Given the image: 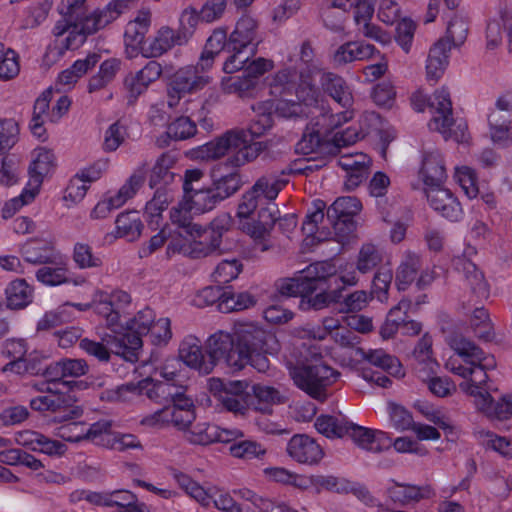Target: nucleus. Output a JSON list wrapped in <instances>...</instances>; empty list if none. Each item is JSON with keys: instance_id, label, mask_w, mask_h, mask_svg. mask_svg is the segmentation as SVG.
<instances>
[{"instance_id": "10", "label": "nucleus", "mask_w": 512, "mask_h": 512, "mask_svg": "<svg viewBox=\"0 0 512 512\" xmlns=\"http://www.w3.org/2000/svg\"><path fill=\"white\" fill-rule=\"evenodd\" d=\"M30 407L38 412H49L52 415L51 421L55 423L79 419L83 415V409L74 404L72 397L65 393L37 396L30 400Z\"/></svg>"}, {"instance_id": "30", "label": "nucleus", "mask_w": 512, "mask_h": 512, "mask_svg": "<svg viewBox=\"0 0 512 512\" xmlns=\"http://www.w3.org/2000/svg\"><path fill=\"white\" fill-rule=\"evenodd\" d=\"M390 499L400 505H409L419 502L422 499H429L435 495L434 490L429 485L416 486L409 484L395 483L388 489Z\"/></svg>"}, {"instance_id": "47", "label": "nucleus", "mask_w": 512, "mask_h": 512, "mask_svg": "<svg viewBox=\"0 0 512 512\" xmlns=\"http://www.w3.org/2000/svg\"><path fill=\"white\" fill-rule=\"evenodd\" d=\"M100 60L97 53L88 54L84 59L76 60L73 65L62 71L58 76V83L63 86L75 84L80 77L96 66Z\"/></svg>"}, {"instance_id": "22", "label": "nucleus", "mask_w": 512, "mask_h": 512, "mask_svg": "<svg viewBox=\"0 0 512 512\" xmlns=\"http://www.w3.org/2000/svg\"><path fill=\"white\" fill-rule=\"evenodd\" d=\"M234 352H236V345L233 332L217 331L207 339L206 353L212 360L213 369L220 360H224L229 367L235 369V366L230 362V356Z\"/></svg>"}, {"instance_id": "58", "label": "nucleus", "mask_w": 512, "mask_h": 512, "mask_svg": "<svg viewBox=\"0 0 512 512\" xmlns=\"http://www.w3.org/2000/svg\"><path fill=\"white\" fill-rule=\"evenodd\" d=\"M349 421L330 415H321L315 421L317 431L328 438H341L347 434Z\"/></svg>"}, {"instance_id": "7", "label": "nucleus", "mask_w": 512, "mask_h": 512, "mask_svg": "<svg viewBox=\"0 0 512 512\" xmlns=\"http://www.w3.org/2000/svg\"><path fill=\"white\" fill-rule=\"evenodd\" d=\"M286 184L287 180L274 174L259 177L241 196L237 207V217L240 219L250 218L257 208L264 205V202L274 201Z\"/></svg>"}, {"instance_id": "27", "label": "nucleus", "mask_w": 512, "mask_h": 512, "mask_svg": "<svg viewBox=\"0 0 512 512\" xmlns=\"http://www.w3.org/2000/svg\"><path fill=\"white\" fill-rule=\"evenodd\" d=\"M268 88L271 97V108L274 107L275 115L282 119L287 118L288 71L286 69L280 70L268 78Z\"/></svg>"}, {"instance_id": "40", "label": "nucleus", "mask_w": 512, "mask_h": 512, "mask_svg": "<svg viewBox=\"0 0 512 512\" xmlns=\"http://www.w3.org/2000/svg\"><path fill=\"white\" fill-rule=\"evenodd\" d=\"M53 97L52 88L46 89L35 101L33 116L30 122V130L38 139L45 141L47 139L45 121L48 120L46 112L49 109L50 101Z\"/></svg>"}, {"instance_id": "63", "label": "nucleus", "mask_w": 512, "mask_h": 512, "mask_svg": "<svg viewBox=\"0 0 512 512\" xmlns=\"http://www.w3.org/2000/svg\"><path fill=\"white\" fill-rule=\"evenodd\" d=\"M146 169L144 167L137 169L121 186L118 192L112 196L116 202V206H122L127 200L132 198L143 185L145 180Z\"/></svg>"}, {"instance_id": "29", "label": "nucleus", "mask_w": 512, "mask_h": 512, "mask_svg": "<svg viewBox=\"0 0 512 512\" xmlns=\"http://www.w3.org/2000/svg\"><path fill=\"white\" fill-rule=\"evenodd\" d=\"M424 184L428 187L440 186L447 174L441 154L437 151L425 153L420 169Z\"/></svg>"}, {"instance_id": "43", "label": "nucleus", "mask_w": 512, "mask_h": 512, "mask_svg": "<svg viewBox=\"0 0 512 512\" xmlns=\"http://www.w3.org/2000/svg\"><path fill=\"white\" fill-rule=\"evenodd\" d=\"M429 127L431 130L441 133L445 140L451 139L457 143H463L468 139V127L463 119L455 120L453 117H450L449 119H444L442 122L436 119L435 121L429 122Z\"/></svg>"}, {"instance_id": "59", "label": "nucleus", "mask_w": 512, "mask_h": 512, "mask_svg": "<svg viewBox=\"0 0 512 512\" xmlns=\"http://www.w3.org/2000/svg\"><path fill=\"white\" fill-rule=\"evenodd\" d=\"M354 117V111L352 108H344V111L332 113L329 107L320 108V116L316 123L320 127V130L325 133L332 131L343 123L348 122Z\"/></svg>"}, {"instance_id": "42", "label": "nucleus", "mask_w": 512, "mask_h": 512, "mask_svg": "<svg viewBox=\"0 0 512 512\" xmlns=\"http://www.w3.org/2000/svg\"><path fill=\"white\" fill-rule=\"evenodd\" d=\"M411 308V301L402 299L390 309L385 322L380 328V335L383 339L392 338L407 319V313Z\"/></svg>"}, {"instance_id": "56", "label": "nucleus", "mask_w": 512, "mask_h": 512, "mask_svg": "<svg viewBox=\"0 0 512 512\" xmlns=\"http://www.w3.org/2000/svg\"><path fill=\"white\" fill-rule=\"evenodd\" d=\"M361 209L362 204L356 197H339L327 208L326 217L327 219H353Z\"/></svg>"}, {"instance_id": "57", "label": "nucleus", "mask_w": 512, "mask_h": 512, "mask_svg": "<svg viewBox=\"0 0 512 512\" xmlns=\"http://www.w3.org/2000/svg\"><path fill=\"white\" fill-rule=\"evenodd\" d=\"M172 476L175 482L178 484V486L182 490H184L187 495L195 499L203 506L209 505L210 498L212 496L207 490H205L199 483L194 481L189 475L175 470L173 471Z\"/></svg>"}, {"instance_id": "45", "label": "nucleus", "mask_w": 512, "mask_h": 512, "mask_svg": "<svg viewBox=\"0 0 512 512\" xmlns=\"http://www.w3.org/2000/svg\"><path fill=\"white\" fill-rule=\"evenodd\" d=\"M357 0H332L323 11V21L327 28L334 32L343 30L344 13L353 9Z\"/></svg>"}, {"instance_id": "52", "label": "nucleus", "mask_w": 512, "mask_h": 512, "mask_svg": "<svg viewBox=\"0 0 512 512\" xmlns=\"http://www.w3.org/2000/svg\"><path fill=\"white\" fill-rule=\"evenodd\" d=\"M318 293L313 295L314 292H304L305 295L302 296L299 306L301 309H314L321 310L323 308L328 307L331 303L337 302L341 294H339L338 287H332L331 289H317Z\"/></svg>"}, {"instance_id": "4", "label": "nucleus", "mask_w": 512, "mask_h": 512, "mask_svg": "<svg viewBox=\"0 0 512 512\" xmlns=\"http://www.w3.org/2000/svg\"><path fill=\"white\" fill-rule=\"evenodd\" d=\"M154 320V311L145 308L127 321L125 327L117 329V332H113L114 335L107 334L102 340L107 342L114 354L126 361L136 362L143 345L142 337L149 332Z\"/></svg>"}, {"instance_id": "37", "label": "nucleus", "mask_w": 512, "mask_h": 512, "mask_svg": "<svg viewBox=\"0 0 512 512\" xmlns=\"http://www.w3.org/2000/svg\"><path fill=\"white\" fill-rule=\"evenodd\" d=\"M450 49L451 45L443 39L438 40L432 46L426 64L427 78L429 80L436 82L442 76L448 65Z\"/></svg>"}, {"instance_id": "5", "label": "nucleus", "mask_w": 512, "mask_h": 512, "mask_svg": "<svg viewBox=\"0 0 512 512\" xmlns=\"http://www.w3.org/2000/svg\"><path fill=\"white\" fill-rule=\"evenodd\" d=\"M314 208L315 210L307 214L302 223V231L306 235L305 242L307 245L328 240H335L339 244H344L349 236L354 233L356 222L350 218L327 219L333 231H325L324 227L320 229L318 224L324 220L326 204L322 200H316L314 201Z\"/></svg>"}, {"instance_id": "17", "label": "nucleus", "mask_w": 512, "mask_h": 512, "mask_svg": "<svg viewBox=\"0 0 512 512\" xmlns=\"http://www.w3.org/2000/svg\"><path fill=\"white\" fill-rule=\"evenodd\" d=\"M371 159L364 153L341 155L338 165L346 172L344 185L347 190L358 187L368 176Z\"/></svg>"}, {"instance_id": "12", "label": "nucleus", "mask_w": 512, "mask_h": 512, "mask_svg": "<svg viewBox=\"0 0 512 512\" xmlns=\"http://www.w3.org/2000/svg\"><path fill=\"white\" fill-rule=\"evenodd\" d=\"M511 112L512 94H506L497 99L495 108L488 116L490 138L500 147L512 144Z\"/></svg>"}, {"instance_id": "19", "label": "nucleus", "mask_w": 512, "mask_h": 512, "mask_svg": "<svg viewBox=\"0 0 512 512\" xmlns=\"http://www.w3.org/2000/svg\"><path fill=\"white\" fill-rule=\"evenodd\" d=\"M180 359L190 368L199 371L202 374L212 372V360L209 355L203 353L202 342L199 338L188 335L180 344Z\"/></svg>"}, {"instance_id": "34", "label": "nucleus", "mask_w": 512, "mask_h": 512, "mask_svg": "<svg viewBox=\"0 0 512 512\" xmlns=\"http://www.w3.org/2000/svg\"><path fill=\"white\" fill-rule=\"evenodd\" d=\"M20 253L26 262L34 265L55 261L54 258L60 254L51 242L40 239L28 240L21 246Z\"/></svg>"}, {"instance_id": "33", "label": "nucleus", "mask_w": 512, "mask_h": 512, "mask_svg": "<svg viewBox=\"0 0 512 512\" xmlns=\"http://www.w3.org/2000/svg\"><path fill=\"white\" fill-rule=\"evenodd\" d=\"M260 207L257 219L253 220L247 227V232L255 239H263L273 228L276 221L283 220L273 201L264 202V205Z\"/></svg>"}, {"instance_id": "62", "label": "nucleus", "mask_w": 512, "mask_h": 512, "mask_svg": "<svg viewBox=\"0 0 512 512\" xmlns=\"http://www.w3.org/2000/svg\"><path fill=\"white\" fill-rule=\"evenodd\" d=\"M383 260L381 250L371 243L363 244L357 257L356 269L366 274L376 268Z\"/></svg>"}, {"instance_id": "38", "label": "nucleus", "mask_w": 512, "mask_h": 512, "mask_svg": "<svg viewBox=\"0 0 512 512\" xmlns=\"http://www.w3.org/2000/svg\"><path fill=\"white\" fill-rule=\"evenodd\" d=\"M477 407L489 418L505 420L512 416V395H505L494 401L488 392L476 400Z\"/></svg>"}, {"instance_id": "16", "label": "nucleus", "mask_w": 512, "mask_h": 512, "mask_svg": "<svg viewBox=\"0 0 512 512\" xmlns=\"http://www.w3.org/2000/svg\"><path fill=\"white\" fill-rule=\"evenodd\" d=\"M347 434L354 443L369 452L381 453L392 446L391 437L381 430H372L349 421Z\"/></svg>"}, {"instance_id": "28", "label": "nucleus", "mask_w": 512, "mask_h": 512, "mask_svg": "<svg viewBox=\"0 0 512 512\" xmlns=\"http://www.w3.org/2000/svg\"><path fill=\"white\" fill-rule=\"evenodd\" d=\"M320 446L306 435H294L290 438V457L299 463L313 464L322 458Z\"/></svg>"}, {"instance_id": "11", "label": "nucleus", "mask_w": 512, "mask_h": 512, "mask_svg": "<svg viewBox=\"0 0 512 512\" xmlns=\"http://www.w3.org/2000/svg\"><path fill=\"white\" fill-rule=\"evenodd\" d=\"M131 303V296L122 290H115L111 293L98 291L89 307L105 318L106 325L112 332L122 329L121 317L124 309Z\"/></svg>"}, {"instance_id": "14", "label": "nucleus", "mask_w": 512, "mask_h": 512, "mask_svg": "<svg viewBox=\"0 0 512 512\" xmlns=\"http://www.w3.org/2000/svg\"><path fill=\"white\" fill-rule=\"evenodd\" d=\"M163 73L162 65L151 60L137 72L128 73L123 79V87L128 105H134L149 86L157 81Z\"/></svg>"}, {"instance_id": "24", "label": "nucleus", "mask_w": 512, "mask_h": 512, "mask_svg": "<svg viewBox=\"0 0 512 512\" xmlns=\"http://www.w3.org/2000/svg\"><path fill=\"white\" fill-rule=\"evenodd\" d=\"M33 159L29 166V186L32 190L39 192L43 180L55 168V155L45 147H38L33 151Z\"/></svg>"}, {"instance_id": "46", "label": "nucleus", "mask_w": 512, "mask_h": 512, "mask_svg": "<svg viewBox=\"0 0 512 512\" xmlns=\"http://www.w3.org/2000/svg\"><path fill=\"white\" fill-rule=\"evenodd\" d=\"M191 213H193V211L190 208V204L184 197L177 206H174L171 209V222L190 236L200 235L202 232V226L192 222Z\"/></svg>"}, {"instance_id": "23", "label": "nucleus", "mask_w": 512, "mask_h": 512, "mask_svg": "<svg viewBox=\"0 0 512 512\" xmlns=\"http://www.w3.org/2000/svg\"><path fill=\"white\" fill-rule=\"evenodd\" d=\"M186 41L185 33L182 35L169 27H162L149 43L141 46V53L146 58L160 57L175 45H182Z\"/></svg>"}, {"instance_id": "21", "label": "nucleus", "mask_w": 512, "mask_h": 512, "mask_svg": "<svg viewBox=\"0 0 512 512\" xmlns=\"http://www.w3.org/2000/svg\"><path fill=\"white\" fill-rule=\"evenodd\" d=\"M258 23L249 16L243 15L236 23L235 29L228 38L227 49L235 50L256 48L258 44Z\"/></svg>"}, {"instance_id": "35", "label": "nucleus", "mask_w": 512, "mask_h": 512, "mask_svg": "<svg viewBox=\"0 0 512 512\" xmlns=\"http://www.w3.org/2000/svg\"><path fill=\"white\" fill-rule=\"evenodd\" d=\"M55 261L45 263L36 272V278L39 282L47 286H58L69 282V270L65 258L58 254Z\"/></svg>"}, {"instance_id": "61", "label": "nucleus", "mask_w": 512, "mask_h": 512, "mask_svg": "<svg viewBox=\"0 0 512 512\" xmlns=\"http://www.w3.org/2000/svg\"><path fill=\"white\" fill-rule=\"evenodd\" d=\"M258 82L245 72L242 76L228 77L222 80L223 90L227 93H236L240 97L253 95Z\"/></svg>"}, {"instance_id": "25", "label": "nucleus", "mask_w": 512, "mask_h": 512, "mask_svg": "<svg viewBox=\"0 0 512 512\" xmlns=\"http://www.w3.org/2000/svg\"><path fill=\"white\" fill-rule=\"evenodd\" d=\"M193 237H196V235ZM197 237H200L201 240H193L188 245L180 248L170 243L167 247V253L183 252L192 259L205 258L218 253L220 248L219 237H210L208 231L203 227L201 234Z\"/></svg>"}, {"instance_id": "8", "label": "nucleus", "mask_w": 512, "mask_h": 512, "mask_svg": "<svg viewBox=\"0 0 512 512\" xmlns=\"http://www.w3.org/2000/svg\"><path fill=\"white\" fill-rule=\"evenodd\" d=\"M317 76H320V74H318L316 66L296 72V79L294 80L295 99H290V118L308 117L313 109H318L321 91L316 85Z\"/></svg>"}, {"instance_id": "31", "label": "nucleus", "mask_w": 512, "mask_h": 512, "mask_svg": "<svg viewBox=\"0 0 512 512\" xmlns=\"http://www.w3.org/2000/svg\"><path fill=\"white\" fill-rule=\"evenodd\" d=\"M379 53L374 45L362 41H350L339 46L334 52V62L344 65L354 61L369 59Z\"/></svg>"}, {"instance_id": "2", "label": "nucleus", "mask_w": 512, "mask_h": 512, "mask_svg": "<svg viewBox=\"0 0 512 512\" xmlns=\"http://www.w3.org/2000/svg\"><path fill=\"white\" fill-rule=\"evenodd\" d=\"M448 344L458 357H451L446 363V368L467 380L460 383L459 387L466 394L475 397L476 401L480 395L487 392L482 386L488 378L487 370L496 366L495 359L492 356H485L480 347L462 334L450 335Z\"/></svg>"}, {"instance_id": "15", "label": "nucleus", "mask_w": 512, "mask_h": 512, "mask_svg": "<svg viewBox=\"0 0 512 512\" xmlns=\"http://www.w3.org/2000/svg\"><path fill=\"white\" fill-rule=\"evenodd\" d=\"M476 255L477 249L471 245H467L461 255L453 257L452 265L456 271L464 275L471 290L475 294L486 296L488 293L487 282L485 281L483 273L472 261V258Z\"/></svg>"}, {"instance_id": "1", "label": "nucleus", "mask_w": 512, "mask_h": 512, "mask_svg": "<svg viewBox=\"0 0 512 512\" xmlns=\"http://www.w3.org/2000/svg\"><path fill=\"white\" fill-rule=\"evenodd\" d=\"M274 124L271 113L257 115L247 129L234 128L227 130L215 139L194 150V157L202 161H215L230 154L226 164L240 168L256 160L258 156L273 146V140L254 141L263 136Z\"/></svg>"}, {"instance_id": "53", "label": "nucleus", "mask_w": 512, "mask_h": 512, "mask_svg": "<svg viewBox=\"0 0 512 512\" xmlns=\"http://www.w3.org/2000/svg\"><path fill=\"white\" fill-rule=\"evenodd\" d=\"M190 204L194 214H203L213 210L221 202L216 196L212 187L198 188L193 192L184 195Z\"/></svg>"}, {"instance_id": "39", "label": "nucleus", "mask_w": 512, "mask_h": 512, "mask_svg": "<svg viewBox=\"0 0 512 512\" xmlns=\"http://www.w3.org/2000/svg\"><path fill=\"white\" fill-rule=\"evenodd\" d=\"M422 258L420 255L406 251L396 270L395 283L399 290H405L413 281L416 280L417 274L422 269Z\"/></svg>"}, {"instance_id": "9", "label": "nucleus", "mask_w": 512, "mask_h": 512, "mask_svg": "<svg viewBox=\"0 0 512 512\" xmlns=\"http://www.w3.org/2000/svg\"><path fill=\"white\" fill-rule=\"evenodd\" d=\"M298 278H290V296L294 292H316L317 289L338 287L339 275L331 260L310 264Z\"/></svg>"}, {"instance_id": "20", "label": "nucleus", "mask_w": 512, "mask_h": 512, "mask_svg": "<svg viewBox=\"0 0 512 512\" xmlns=\"http://www.w3.org/2000/svg\"><path fill=\"white\" fill-rule=\"evenodd\" d=\"M320 84L323 92L342 108L353 107V89L342 76L333 72H322L320 74Z\"/></svg>"}, {"instance_id": "26", "label": "nucleus", "mask_w": 512, "mask_h": 512, "mask_svg": "<svg viewBox=\"0 0 512 512\" xmlns=\"http://www.w3.org/2000/svg\"><path fill=\"white\" fill-rule=\"evenodd\" d=\"M288 299V277L275 282V292L271 296L270 305L264 310V318L271 324H283L288 321L285 302Z\"/></svg>"}, {"instance_id": "51", "label": "nucleus", "mask_w": 512, "mask_h": 512, "mask_svg": "<svg viewBox=\"0 0 512 512\" xmlns=\"http://www.w3.org/2000/svg\"><path fill=\"white\" fill-rule=\"evenodd\" d=\"M171 198L165 189L155 191L153 198L145 206V217L151 229L156 230L162 220V212L167 209Z\"/></svg>"}, {"instance_id": "48", "label": "nucleus", "mask_w": 512, "mask_h": 512, "mask_svg": "<svg viewBox=\"0 0 512 512\" xmlns=\"http://www.w3.org/2000/svg\"><path fill=\"white\" fill-rule=\"evenodd\" d=\"M242 186V176L237 169L219 177L214 175L211 185L220 202L233 196Z\"/></svg>"}, {"instance_id": "44", "label": "nucleus", "mask_w": 512, "mask_h": 512, "mask_svg": "<svg viewBox=\"0 0 512 512\" xmlns=\"http://www.w3.org/2000/svg\"><path fill=\"white\" fill-rule=\"evenodd\" d=\"M5 294L8 308L22 309L31 303L33 289L24 279H17L8 284Z\"/></svg>"}, {"instance_id": "55", "label": "nucleus", "mask_w": 512, "mask_h": 512, "mask_svg": "<svg viewBox=\"0 0 512 512\" xmlns=\"http://www.w3.org/2000/svg\"><path fill=\"white\" fill-rule=\"evenodd\" d=\"M413 355L417 361L416 370L421 377L423 372L429 371L435 373L437 362L432 358V338L428 334H424L414 348Z\"/></svg>"}, {"instance_id": "13", "label": "nucleus", "mask_w": 512, "mask_h": 512, "mask_svg": "<svg viewBox=\"0 0 512 512\" xmlns=\"http://www.w3.org/2000/svg\"><path fill=\"white\" fill-rule=\"evenodd\" d=\"M248 385L243 381H228L226 383L213 379L211 390L218 392L222 406L230 412L244 414L253 405L252 395L246 391Z\"/></svg>"}, {"instance_id": "36", "label": "nucleus", "mask_w": 512, "mask_h": 512, "mask_svg": "<svg viewBox=\"0 0 512 512\" xmlns=\"http://www.w3.org/2000/svg\"><path fill=\"white\" fill-rule=\"evenodd\" d=\"M172 81L175 82V89L185 91L186 93H193L208 85L211 77L208 74L199 72L193 66H185L174 74Z\"/></svg>"}, {"instance_id": "64", "label": "nucleus", "mask_w": 512, "mask_h": 512, "mask_svg": "<svg viewBox=\"0 0 512 512\" xmlns=\"http://www.w3.org/2000/svg\"><path fill=\"white\" fill-rule=\"evenodd\" d=\"M185 390L186 388L184 386L177 385L173 382V378H169L168 381L155 383L149 390L148 396L158 402L164 401L171 403L175 398L180 397Z\"/></svg>"}, {"instance_id": "41", "label": "nucleus", "mask_w": 512, "mask_h": 512, "mask_svg": "<svg viewBox=\"0 0 512 512\" xmlns=\"http://www.w3.org/2000/svg\"><path fill=\"white\" fill-rule=\"evenodd\" d=\"M357 353H359L370 364L377 368H380L381 370L389 373L390 375L396 377L404 375L399 360L396 357L386 353L383 349H370L368 351H365L362 348H358Z\"/></svg>"}, {"instance_id": "50", "label": "nucleus", "mask_w": 512, "mask_h": 512, "mask_svg": "<svg viewBox=\"0 0 512 512\" xmlns=\"http://www.w3.org/2000/svg\"><path fill=\"white\" fill-rule=\"evenodd\" d=\"M176 161V156L170 152H164L158 157L150 174L149 185L151 188L160 183L166 185L173 181L174 173L171 169L176 164Z\"/></svg>"}, {"instance_id": "60", "label": "nucleus", "mask_w": 512, "mask_h": 512, "mask_svg": "<svg viewBox=\"0 0 512 512\" xmlns=\"http://www.w3.org/2000/svg\"><path fill=\"white\" fill-rule=\"evenodd\" d=\"M72 259L79 269H93L103 265L102 257L94 253L90 245L81 242L75 243Z\"/></svg>"}, {"instance_id": "18", "label": "nucleus", "mask_w": 512, "mask_h": 512, "mask_svg": "<svg viewBox=\"0 0 512 512\" xmlns=\"http://www.w3.org/2000/svg\"><path fill=\"white\" fill-rule=\"evenodd\" d=\"M426 196L432 209L450 221H458L462 216V207L453 193L440 186L427 188Z\"/></svg>"}, {"instance_id": "32", "label": "nucleus", "mask_w": 512, "mask_h": 512, "mask_svg": "<svg viewBox=\"0 0 512 512\" xmlns=\"http://www.w3.org/2000/svg\"><path fill=\"white\" fill-rule=\"evenodd\" d=\"M151 25V12L149 10H141L137 16L128 22L125 28V43L128 48L131 47L132 52H135L138 46L145 44L144 39L149 31Z\"/></svg>"}, {"instance_id": "49", "label": "nucleus", "mask_w": 512, "mask_h": 512, "mask_svg": "<svg viewBox=\"0 0 512 512\" xmlns=\"http://www.w3.org/2000/svg\"><path fill=\"white\" fill-rule=\"evenodd\" d=\"M115 224L117 236L126 238L128 241L138 239L143 229L142 221L136 211L120 213Z\"/></svg>"}, {"instance_id": "3", "label": "nucleus", "mask_w": 512, "mask_h": 512, "mask_svg": "<svg viewBox=\"0 0 512 512\" xmlns=\"http://www.w3.org/2000/svg\"><path fill=\"white\" fill-rule=\"evenodd\" d=\"M236 352L230 356L235 370L250 365L259 372L269 368L267 354L271 353L270 342L274 337L255 323H237L233 327Z\"/></svg>"}, {"instance_id": "54", "label": "nucleus", "mask_w": 512, "mask_h": 512, "mask_svg": "<svg viewBox=\"0 0 512 512\" xmlns=\"http://www.w3.org/2000/svg\"><path fill=\"white\" fill-rule=\"evenodd\" d=\"M121 61L116 58H110L103 61L96 75L92 76L88 83V91L90 93L105 88L114 80L120 70Z\"/></svg>"}, {"instance_id": "6", "label": "nucleus", "mask_w": 512, "mask_h": 512, "mask_svg": "<svg viewBox=\"0 0 512 512\" xmlns=\"http://www.w3.org/2000/svg\"><path fill=\"white\" fill-rule=\"evenodd\" d=\"M340 373L323 362L305 363L290 369L294 384L316 400L327 399L326 389L337 381Z\"/></svg>"}]
</instances>
